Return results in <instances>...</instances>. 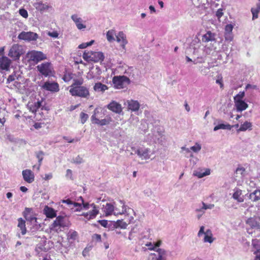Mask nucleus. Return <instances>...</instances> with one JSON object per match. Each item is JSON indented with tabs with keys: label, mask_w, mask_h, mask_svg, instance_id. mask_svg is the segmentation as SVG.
Here are the masks:
<instances>
[{
	"label": "nucleus",
	"mask_w": 260,
	"mask_h": 260,
	"mask_svg": "<svg viewBox=\"0 0 260 260\" xmlns=\"http://www.w3.org/2000/svg\"><path fill=\"white\" fill-rule=\"evenodd\" d=\"M18 227L20 228L21 231V234L22 235H25L26 233L27 230L25 226V221L22 218H19L18 219Z\"/></svg>",
	"instance_id": "bb28decb"
},
{
	"label": "nucleus",
	"mask_w": 260,
	"mask_h": 260,
	"mask_svg": "<svg viewBox=\"0 0 260 260\" xmlns=\"http://www.w3.org/2000/svg\"><path fill=\"white\" fill-rule=\"evenodd\" d=\"M204 242L212 243L213 241L212 238V234L210 230H207L205 233Z\"/></svg>",
	"instance_id": "e433bc0d"
},
{
	"label": "nucleus",
	"mask_w": 260,
	"mask_h": 260,
	"mask_svg": "<svg viewBox=\"0 0 260 260\" xmlns=\"http://www.w3.org/2000/svg\"><path fill=\"white\" fill-rule=\"evenodd\" d=\"M232 128V126L229 124H225L221 123V124H219L215 126L214 127V131H216L219 129L230 130V129H231Z\"/></svg>",
	"instance_id": "c9c22d12"
},
{
	"label": "nucleus",
	"mask_w": 260,
	"mask_h": 260,
	"mask_svg": "<svg viewBox=\"0 0 260 260\" xmlns=\"http://www.w3.org/2000/svg\"><path fill=\"white\" fill-rule=\"evenodd\" d=\"M16 78V74L15 73L10 75L8 76L7 80V83H10V82L14 81Z\"/></svg>",
	"instance_id": "5fc2aeb1"
},
{
	"label": "nucleus",
	"mask_w": 260,
	"mask_h": 260,
	"mask_svg": "<svg viewBox=\"0 0 260 260\" xmlns=\"http://www.w3.org/2000/svg\"><path fill=\"white\" fill-rule=\"evenodd\" d=\"M93 42L94 41L91 40V41L88 43H83L79 45L78 48L80 49H84L87 47L91 45L93 43Z\"/></svg>",
	"instance_id": "49530a36"
},
{
	"label": "nucleus",
	"mask_w": 260,
	"mask_h": 260,
	"mask_svg": "<svg viewBox=\"0 0 260 260\" xmlns=\"http://www.w3.org/2000/svg\"><path fill=\"white\" fill-rule=\"evenodd\" d=\"M244 96H245L244 91H240L238 94H237L234 97V103L241 101H243V99L244 98Z\"/></svg>",
	"instance_id": "4c0bfd02"
},
{
	"label": "nucleus",
	"mask_w": 260,
	"mask_h": 260,
	"mask_svg": "<svg viewBox=\"0 0 260 260\" xmlns=\"http://www.w3.org/2000/svg\"><path fill=\"white\" fill-rule=\"evenodd\" d=\"M40 73L45 77L53 76L54 74L53 68L50 62H45L39 64L37 67Z\"/></svg>",
	"instance_id": "20e7f679"
},
{
	"label": "nucleus",
	"mask_w": 260,
	"mask_h": 260,
	"mask_svg": "<svg viewBox=\"0 0 260 260\" xmlns=\"http://www.w3.org/2000/svg\"><path fill=\"white\" fill-rule=\"evenodd\" d=\"M190 149L194 152H198L201 149V146L200 144L196 143L194 146L190 147Z\"/></svg>",
	"instance_id": "09e8293b"
},
{
	"label": "nucleus",
	"mask_w": 260,
	"mask_h": 260,
	"mask_svg": "<svg viewBox=\"0 0 260 260\" xmlns=\"http://www.w3.org/2000/svg\"><path fill=\"white\" fill-rule=\"evenodd\" d=\"M151 260H166V251L165 250L158 248L156 253H151Z\"/></svg>",
	"instance_id": "2eb2a0df"
},
{
	"label": "nucleus",
	"mask_w": 260,
	"mask_h": 260,
	"mask_svg": "<svg viewBox=\"0 0 260 260\" xmlns=\"http://www.w3.org/2000/svg\"><path fill=\"white\" fill-rule=\"evenodd\" d=\"M71 18L75 23L77 28L79 29H82L86 27V25L82 23V20L80 17H79L77 15L74 14L71 16Z\"/></svg>",
	"instance_id": "a211bd4d"
},
{
	"label": "nucleus",
	"mask_w": 260,
	"mask_h": 260,
	"mask_svg": "<svg viewBox=\"0 0 260 260\" xmlns=\"http://www.w3.org/2000/svg\"><path fill=\"white\" fill-rule=\"evenodd\" d=\"M47 35L51 37H52L53 38H57L58 37V33L57 32V31H49L47 32Z\"/></svg>",
	"instance_id": "603ef678"
},
{
	"label": "nucleus",
	"mask_w": 260,
	"mask_h": 260,
	"mask_svg": "<svg viewBox=\"0 0 260 260\" xmlns=\"http://www.w3.org/2000/svg\"><path fill=\"white\" fill-rule=\"evenodd\" d=\"M203 209H211L214 207L213 204L206 205L204 203H203Z\"/></svg>",
	"instance_id": "e2e57ef3"
},
{
	"label": "nucleus",
	"mask_w": 260,
	"mask_h": 260,
	"mask_svg": "<svg viewBox=\"0 0 260 260\" xmlns=\"http://www.w3.org/2000/svg\"><path fill=\"white\" fill-rule=\"evenodd\" d=\"M25 58L27 59L28 63L37 64L42 60L46 59L47 56L41 51L32 50L26 53Z\"/></svg>",
	"instance_id": "f03ea898"
},
{
	"label": "nucleus",
	"mask_w": 260,
	"mask_h": 260,
	"mask_svg": "<svg viewBox=\"0 0 260 260\" xmlns=\"http://www.w3.org/2000/svg\"><path fill=\"white\" fill-rule=\"evenodd\" d=\"M112 121V118L108 116H107L106 118L100 120L99 119H97L93 122L92 123L96 124L99 125L100 126H103L109 124Z\"/></svg>",
	"instance_id": "4be33fe9"
},
{
	"label": "nucleus",
	"mask_w": 260,
	"mask_h": 260,
	"mask_svg": "<svg viewBox=\"0 0 260 260\" xmlns=\"http://www.w3.org/2000/svg\"><path fill=\"white\" fill-rule=\"evenodd\" d=\"M44 214L47 218H53L56 217V211L52 208L46 206L43 210Z\"/></svg>",
	"instance_id": "dca6fc26"
},
{
	"label": "nucleus",
	"mask_w": 260,
	"mask_h": 260,
	"mask_svg": "<svg viewBox=\"0 0 260 260\" xmlns=\"http://www.w3.org/2000/svg\"><path fill=\"white\" fill-rule=\"evenodd\" d=\"M210 174V170L206 169L204 171L203 170L195 171L193 172V175L199 178H201L204 176L209 175Z\"/></svg>",
	"instance_id": "a878e982"
},
{
	"label": "nucleus",
	"mask_w": 260,
	"mask_h": 260,
	"mask_svg": "<svg viewBox=\"0 0 260 260\" xmlns=\"http://www.w3.org/2000/svg\"><path fill=\"white\" fill-rule=\"evenodd\" d=\"M107 108L110 111L119 114L122 111V108L121 104L117 103L115 101H112L108 105Z\"/></svg>",
	"instance_id": "f8f14e48"
},
{
	"label": "nucleus",
	"mask_w": 260,
	"mask_h": 260,
	"mask_svg": "<svg viewBox=\"0 0 260 260\" xmlns=\"http://www.w3.org/2000/svg\"><path fill=\"white\" fill-rule=\"evenodd\" d=\"M38 38L37 33L31 31H22L18 36L19 40H22L27 41H36Z\"/></svg>",
	"instance_id": "6e6552de"
},
{
	"label": "nucleus",
	"mask_w": 260,
	"mask_h": 260,
	"mask_svg": "<svg viewBox=\"0 0 260 260\" xmlns=\"http://www.w3.org/2000/svg\"><path fill=\"white\" fill-rule=\"evenodd\" d=\"M103 111V109H102V108H101V107L96 108L93 111V115L91 117V122H92L94 121H95V120H96L97 119H98L97 118V117H98L100 114H102Z\"/></svg>",
	"instance_id": "c756f323"
},
{
	"label": "nucleus",
	"mask_w": 260,
	"mask_h": 260,
	"mask_svg": "<svg viewBox=\"0 0 260 260\" xmlns=\"http://www.w3.org/2000/svg\"><path fill=\"white\" fill-rule=\"evenodd\" d=\"M93 89L95 91H101L103 92L108 89V87L106 85L103 84L101 82H97L95 83L93 86Z\"/></svg>",
	"instance_id": "393cba45"
},
{
	"label": "nucleus",
	"mask_w": 260,
	"mask_h": 260,
	"mask_svg": "<svg viewBox=\"0 0 260 260\" xmlns=\"http://www.w3.org/2000/svg\"><path fill=\"white\" fill-rule=\"evenodd\" d=\"M205 233L204 232V226H201L200 229L198 234V236L200 237L202 234H205Z\"/></svg>",
	"instance_id": "338daca9"
},
{
	"label": "nucleus",
	"mask_w": 260,
	"mask_h": 260,
	"mask_svg": "<svg viewBox=\"0 0 260 260\" xmlns=\"http://www.w3.org/2000/svg\"><path fill=\"white\" fill-rule=\"evenodd\" d=\"M216 83L220 85L221 89L223 88L224 84L223 83V79L221 75H219L217 76V79L216 80Z\"/></svg>",
	"instance_id": "a19ab883"
},
{
	"label": "nucleus",
	"mask_w": 260,
	"mask_h": 260,
	"mask_svg": "<svg viewBox=\"0 0 260 260\" xmlns=\"http://www.w3.org/2000/svg\"><path fill=\"white\" fill-rule=\"evenodd\" d=\"M43 155H44V153L42 151H39L37 154V157L38 158L39 162V165L38 167V170H39V169H40V167L41 165V162L43 159Z\"/></svg>",
	"instance_id": "a18cd8bd"
},
{
	"label": "nucleus",
	"mask_w": 260,
	"mask_h": 260,
	"mask_svg": "<svg viewBox=\"0 0 260 260\" xmlns=\"http://www.w3.org/2000/svg\"><path fill=\"white\" fill-rule=\"evenodd\" d=\"M83 58L88 62H98L104 60V55L101 52L85 51L83 54Z\"/></svg>",
	"instance_id": "7ed1b4c3"
},
{
	"label": "nucleus",
	"mask_w": 260,
	"mask_h": 260,
	"mask_svg": "<svg viewBox=\"0 0 260 260\" xmlns=\"http://www.w3.org/2000/svg\"><path fill=\"white\" fill-rule=\"evenodd\" d=\"M31 211V208H25L24 211L23 212V215L25 219L27 221L32 222L34 220H35V221H36L37 219L36 217H34L32 215H29V214L30 213Z\"/></svg>",
	"instance_id": "6ab92c4d"
},
{
	"label": "nucleus",
	"mask_w": 260,
	"mask_h": 260,
	"mask_svg": "<svg viewBox=\"0 0 260 260\" xmlns=\"http://www.w3.org/2000/svg\"><path fill=\"white\" fill-rule=\"evenodd\" d=\"M116 41L117 42L121 43L122 48L124 49L125 45L127 43L125 35L122 32L120 31L116 36Z\"/></svg>",
	"instance_id": "f3484780"
},
{
	"label": "nucleus",
	"mask_w": 260,
	"mask_h": 260,
	"mask_svg": "<svg viewBox=\"0 0 260 260\" xmlns=\"http://www.w3.org/2000/svg\"><path fill=\"white\" fill-rule=\"evenodd\" d=\"M73 74L71 73H69L68 74H65L63 76V80L66 82H69L71 80H72L73 78Z\"/></svg>",
	"instance_id": "c03bdc74"
},
{
	"label": "nucleus",
	"mask_w": 260,
	"mask_h": 260,
	"mask_svg": "<svg viewBox=\"0 0 260 260\" xmlns=\"http://www.w3.org/2000/svg\"><path fill=\"white\" fill-rule=\"evenodd\" d=\"M242 195V191L240 189H237L233 195V198L237 200L238 202H243L244 199Z\"/></svg>",
	"instance_id": "2f4dec72"
},
{
	"label": "nucleus",
	"mask_w": 260,
	"mask_h": 260,
	"mask_svg": "<svg viewBox=\"0 0 260 260\" xmlns=\"http://www.w3.org/2000/svg\"><path fill=\"white\" fill-rule=\"evenodd\" d=\"M114 210V206L110 203H107L104 207V212L107 216L112 215Z\"/></svg>",
	"instance_id": "cd10ccee"
},
{
	"label": "nucleus",
	"mask_w": 260,
	"mask_h": 260,
	"mask_svg": "<svg viewBox=\"0 0 260 260\" xmlns=\"http://www.w3.org/2000/svg\"><path fill=\"white\" fill-rule=\"evenodd\" d=\"M19 14L24 18H27L28 17V13L27 11L24 9H20L19 10Z\"/></svg>",
	"instance_id": "de8ad7c7"
},
{
	"label": "nucleus",
	"mask_w": 260,
	"mask_h": 260,
	"mask_svg": "<svg viewBox=\"0 0 260 260\" xmlns=\"http://www.w3.org/2000/svg\"><path fill=\"white\" fill-rule=\"evenodd\" d=\"M80 199H81L82 201V206L83 207V208L85 210H87L89 208V206H90V205L88 203H85L84 201V200L82 197H80Z\"/></svg>",
	"instance_id": "8fccbe9b"
},
{
	"label": "nucleus",
	"mask_w": 260,
	"mask_h": 260,
	"mask_svg": "<svg viewBox=\"0 0 260 260\" xmlns=\"http://www.w3.org/2000/svg\"><path fill=\"white\" fill-rule=\"evenodd\" d=\"M252 246L253 248H255V250L257 249H260L259 246L258 245V241L257 239H253L252 240Z\"/></svg>",
	"instance_id": "3c124183"
},
{
	"label": "nucleus",
	"mask_w": 260,
	"mask_h": 260,
	"mask_svg": "<svg viewBox=\"0 0 260 260\" xmlns=\"http://www.w3.org/2000/svg\"><path fill=\"white\" fill-rule=\"evenodd\" d=\"M161 241L159 240L154 244L151 242L147 243L146 244V246L148 247V249L150 250H154L156 247H159L161 245Z\"/></svg>",
	"instance_id": "ea45409f"
},
{
	"label": "nucleus",
	"mask_w": 260,
	"mask_h": 260,
	"mask_svg": "<svg viewBox=\"0 0 260 260\" xmlns=\"http://www.w3.org/2000/svg\"><path fill=\"white\" fill-rule=\"evenodd\" d=\"M42 87L46 90L53 92H56L59 90V84L57 82H45Z\"/></svg>",
	"instance_id": "9d476101"
},
{
	"label": "nucleus",
	"mask_w": 260,
	"mask_h": 260,
	"mask_svg": "<svg viewBox=\"0 0 260 260\" xmlns=\"http://www.w3.org/2000/svg\"><path fill=\"white\" fill-rule=\"evenodd\" d=\"M247 223L252 228L260 229V224L254 219L250 218H249Z\"/></svg>",
	"instance_id": "f704fd0d"
},
{
	"label": "nucleus",
	"mask_w": 260,
	"mask_h": 260,
	"mask_svg": "<svg viewBox=\"0 0 260 260\" xmlns=\"http://www.w3.org/2000/svg\"><path fill=\"white\" fill-rule=\"evenodd\" d=\"M67 226L65 218L63 216H58L51 225V230L58 233L62 231L61 228Z\"/></svg>",
	"instance_id": "0eeeda50"
},
{
	"label": "nucleus",
	"mask_w": 260,
	"mask_h": 260,
	"mask_svg": "<svg viewBox=\"0 0 260 260\" xmlns=\"http://www.w3.org/2000/svg\"><path fill=\"white\" fill-rule=\"evenodd\" d=\"M80 117L81 119V123L82 124H84L87 120V119L88 118V114H87L84 112H81L80 114Z\"/></svg>",
	"instance_id": "79ce46f5"
},
{
	"label": "nucleus",
	"mask_w": 260,
	"mask_h": 260,
	"mask_svg": "<svg viewBox=\"0 0 260 260\" xmlns=\"http://www.w3.org/2000/svg\"><path fill=\"white\" fill-rule=\"evenodd\" d=\"M114 35L115 31L114 30H108L106 34L107 40L110 42L115 41Z\"/></svg>",
	"instance_id": "58836bf2"
},
{
	"label": "nucleus",
	"mask_w": 260,
	"mask_h": 260,
	"mask_svg": "<svg viewBox=\"0 0 260 260\" xmlns=\"http://www.w3.org/2000/svg\"><path fill=\"white\" fill-rule=\"evenodd\" d=\"M233 29V26L232 24H227L225 27V31L226 33H228L230 34L232 32Z\"/></svg>",
	"instance_id": "864d4df0"
},
{
	"label": "nucleus",
	"mask_w": 260,
	"mask_h": 260,
	"mask_svg": "<svg viewBox=\"0 0 260 260\" xmlns=\"http://www.w3.org/2000/svg\"><path fill=\"white\" fill-rule=\"evenodd\" d=\"M215 37V34L209 30L206 32V34L203 35L202 37V41L204 42H208L214 41Z\"/></svg>",
	"instance_id": "5701e85b"
},
{
	"label": "nucleus",
	"mask_w": 260,
	"mask_h": 260,
	"mask_svg": "<svg viewBox=\"0 0 260 260\" xmlns=\"http://www.w3.org/2000/svg\"><path fill=\"white\" fill-rule=\"evenodd\" d=\"M127 105L128 109L132 111H137L140 108V104L137 101H128Z\"/></svg>",
	"instance_id": "aec40b11"
},
{
	"label": "nucleus",
	"mask_w": 260,
	"mask_h": 260,
	"mask_svg": "<svg viewBox=\"0 0 260 260\" xmlns=\"http://www.w3.org/2000/svg\"><path fill=\"white\" fill-rule=\"evenodd\" d=\"M34 6L35 8L40 12L45 11L49 8L47 3H43L42 2H37L34 3Z\"/></svg>",
	"instance_id": "412c9836"
},
{
	"label": "nucleus",
	"mask_w": 260,
	"mask_h": 260,
	"mask_svg": "<svg viewBox=\"0 0 260 260\" xmlns=\"http://www.w3.org/2000/svg\"><path fill=\"white\" fill-rule=\"evenodd\" d=\"M223 13L222 12V10L221 9H219L216 12V16L219 18L221 17L223 15Z\"/></svg>",
	"instance_id": "680f3d73"
},
{
	"label": "nucleus",
	"mask_w": 260,
	"mask_h": 260,
	"mask_svg": "<svg viewBox=\"0 0 260 260\" xmlns=\"http://www.w3.org/2000/svg\"><path fill=\"white\" fill-rule=\"evenodd\" d=\"M78 233L76 231H72L70 232L67 235V239L69 241H71V242H73L75 241L78 238Z\"/></svg>",
	"instance_id": "72a5a7b5"
},
{
	"label": "nucleus",
	"mask_w": 260,
	"mask_h": 260,
	"mask_svg": "<svg viewBox=\"0 0 260 260\" xmlns=\"http://www.w3.org/2000/svg\"><path fill=\"white\" fill-rule=\"evenodd\" d=\"M84 82L82 77L73 79V82L70 87L69 92L73 96L88 99L90 96L89 88L83 84Z\"/></svg>",
	"instance_id": "f257e3e1"
},
{
	"label": "nucleus",
	"mask_w": 260,
	"mask_h": 260,
	"mask_svg": "<svg viewBox=\"0 0 260 260\" xmlns=\"http://www.w3.org/2000/svg\"><path fill=\"white\" fill-rule=\"evenodd\" d=\"M11 60L8 57L3 56L0 57V69L8 71L11 64Z\"/></svg>",
	"instance_id": "ddd939ff"
},
{
	"label": "nucleus",
	"mask_w": 260,
	"mask_h": 260,
	"mask_svg": "<svg viewBox=\"0 0 260 260\" xmlns=\"http://www.w3.org/2000/svg\"><path fill=\"white\" fill-rule=\"evenodd\" d=\"M114 87L116 89H122L130 84V79L125 76H114L112 79Z\"/></svg>",
	"instance_id": "423d86ee"
},
{
	"label": "nucleus",
	"mask_w": 260,
	"mask_h": 260,
	"mask_svg": "<svg viewBox=\"0 0 260 260\" xmlns=\"http://www.w3.org/2000/svg\"><path fill=\"white\" fill-rule=\"evenodd\" d=\"M235 106L237 111L242 112L245 110L248 107V104L244 101H241L235 103Z\"/></svg>",
	"instance_id": "b1692460"
},
{
	"label": "nucleus",
	"mask_w": 260,
	"mask_h": 260,
	"mask_svg": "<svg viewBox=\"0 0 260 260\" xmlns=\"http://www.w3.org/2000/svg\"><path fill=\"white\" fill-rule=\"evenodd\" d=\"M90 206L92 208V210L91 211L84 212L81 214L82 216H83L88 220L95 218L99 213V207L96 206V205L94 203H92L90 205Z\"/></svg>",
	"instance_id": "1a4fd4ad"
},
{
	"label": "nucleus",
	"mask_w": 260,
	"mask_h": 260,
	"mask_svg": "<svg viewBox=\"0 0 260 260\" xmlns=\"http://www.w3.org/2000/svg\"><path fill=\"white\" fill-rule=\"evenodd\" d=\"M249 198L253 202H256L260 200V190L256 189L249 195Z\"/></svg>",
	"instance_id": "7c9ffc66"
},
{
	"label": "nucleus",
	"mask_w": 260,
	"mask_h": 260,
	"mask_svg": "<svg viewBox=\"0 0 260 260\" xmlns=\"http://www.w3.org/2000/svg\"><path fill=\"white\" fill-rule=\"evenodd\" d=\"M251 11L252 14V19L257 18L258 13L260 12V3L257 4L256 8H252Z\"/></svg>",
	"instance_id": "473e14b6"
},
{
	"label": "nucleus",
	"mask_w": 260,
	"mask_h": 260,
	"mask_svg": "<svg viewBox=\"0 0 260 260\" xmlns=\"http://www.w3.org/2000/svg\"><path fill=\"white\" fill-rule=\"evenodd\" d=\"M36 109L38 110L41 106V102L40 101H37L34 104Z\"/></svg>",
	"instance_id": "774afa93"
},
{
	"label": "nucleus",
	"mask_w": 260,
	"mask_h": 260,
	"mask_svg": "<svg viewBox=\"0 0 260 260\" xmlns=\"http://www.w3.org/2000/svg\"><path fill=\"white\" fill-rule=\"evenodd\" d=\"M150 149L149 148H139L136 151V153L142 159H148L150 158Z\"/></svg>",
	"instance_id": "4468645a"
},
{
	"label": "nucleus",
	"mask_w": 260,
	"mask_h": 260,
	"mask_svg": "<svg viewBox=\"0 0 260 260\" xmlns=\"http://www.w3.org/2000/svg\"><path fill=\"white\" fill-rule=\"evenodd\" d=\"M252 126V124L251 122L246 121L241 125L240 128L237 130V131L244 132L247 131V129L251 130Z\"/></svg>",
	"instance_id": "c85d7f7f"
},
{
	"label": "nucleus",
	"mask_w": 260,
	"mask_h": 260,
	"mask_svg": "<svg viewBox=\"0 0 260 260\" xmlns=\"http://www.w3.org/2000/svg\"><path fill=\"white\" fill-rule=\"evenodd\" d=\"M253 254L255 255L254 260H260V249H257L254 251Z\"/></svg>",
	"instance_id": "4d7b16f0"
},
{
	"label": "nucleus",
	"mask_w": 260,
	"mask_h": 260,
	"mask_svg": "<svg viewBox=\"0 0 260 260\" xmlns=\"http://www.w3.org/2000/svg\"><path fill=\"white\" fill-rule=\"evenodd\" d=\"M116 224L117 226H121L122 228H125L126 224L125 222L122 221V220H118L116 222Z\"/></svg>",
	"instance_id": "bf43d9fd"
},
{
	"label": "nucleus",
	"mask_w": 260,
	"mask_h": 260,
	"mask_svg": "<svg viewBox=\"0 0 260 260\" xmlns=\"http://www.w3.org/2000/svg\"><path fill=\"white\" fill-rule=\"evenodd\" d=\"M62 138H63V139L67 141L69 143H73L74 142H78L79 141V139H72V138H70L67 136H63L62 137Z\"/></svg>",
	"instance_id": "6e6d98bb"
},
{
	"label": "nucleus",
	"mask_w": 260,
	"mask_h": 260,
	"mask_svg": "<svg viewBox=\"0 0 260 260\" xmlns=\"http://www.w3.org/2000/svg\"><path fill=\"white\" fill-rule=\"evenodd\" d=\"M98 222L103 227L107 228L108 226V221L107 220H99Z\"/></svg>",
	"instance_id": "052dcab7"
},
{
	"label": "nucleus",
	"mask_w": 260,
	"mask_h": 260,
	"mask_svg": "<svg viewBox=\"0 0 260 260\" xmlns=\"http://www.w3.org/2000/svg\"><path fill=\"white\" fill-rule=\"evenodd\" d=\"M22 174L23 178L25 182L31 183L34 181L35 175L30 170L26 169L22 171Z\"/></svg>",
	"instance_id": "9b49d317"
},
{
	"label": "nucleus",
	"mask_w": 260,
	"mask_h": 260,
	"mask_svg": "<svg viewBox=\"0 0 260 260\" xmlns=\"http://www.w3.org/2000/svg\"><path fill=\"white\" fill-rule=\"evenodd\" d=\"M92 240L96 242L101 241V236L100 234H95L92 236Z\"/></svg>",
	"instance_id": "13d9d810"
},
{
	"label": "nucleus",
	"mask_w": 260,
	"mask_h": 260,
	"mask_svg": "<svg viewBox=\"0 0 260 260\" xmlns=\"http://www.w3.org/2000/svg\"><path fill=\"white\" fill-rule=\"evenodd\" d=\"M75 162L77 163V164H81L82 163L83 160V159L82 158H81V157H80L79 156H78L74 160Z\"/></svg>",
	"instance_id": "69168bd1"
},
{
	"label": "nucleus",
	"mask_w": 260,
	"mask_h": 260,
	"mask_svg": "<svg viewBox=\"0 0 260 260\" xmlns=\"http://www.w3.org/2000/svg\"><path fill=\"white\" fill-rule=\"evenodd\" d=\"M62 203H66L68 205H73V201H72L70 199H68L67 200H62Z\"/></svg>",
	"instance_id": "0e129e2a"
},
{
	"label": "nucleus",
	"mask_w": 260,
	"mask_h": 260,
	"mask_svg": "<svg viewBox=\"0 0 260 260\" xmlns=\"http://www.w3.org/2000/svg\"><path fill=\"white\" fill-rule=\"evenodd\" d=\"M236 173L240 174L242 177H244L245 175L246 170L244 168L240 167L237 168Z\"/></svg>",
	"instance_id": "37998d69"
},
{
	"label": "nucleus",
	"mask_w": 260,
	"mask_h": 260,
	"mask_svg": "<svg viewBox=\"0 0 260 260\" xmlns=\"http://www.w3.org/2000/svg\"><path fill=\"white\" fill-rule=\"evenodd\" d=\"M24 51L23 46L18 44H13L10 48L8 55L13 60H19L21 55L23 54Z\"/></svg>",
	"instance_id": "39448f33"
}]
</instances>
